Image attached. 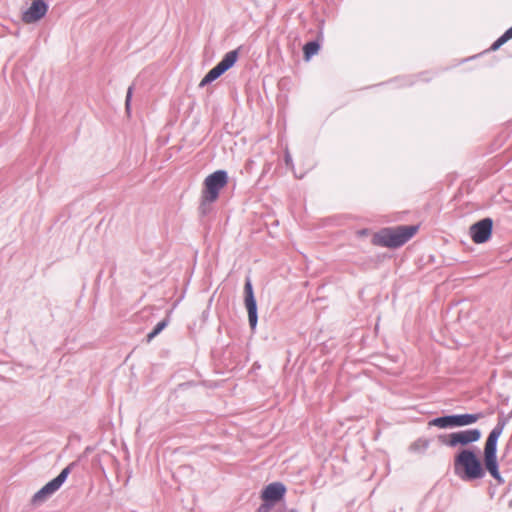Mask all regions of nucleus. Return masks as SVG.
Segmentation results:
<instances>
[{
	"instance_id": "f257e3e1",
	"label": "nucleus",
	"mask_w": 512,
	"mask_h": 512,
	"mask_svg": "<svg viewBox=\"0 0 512 512\" xmlns=\"http://www.w3.org/2000/svg\"><path fill=\"white\" fill-rule=\"evenodd\" d=\"M454 473L461 480L470 482L485 476V466L471 449H462L454 457Z\"/></svg>"
},
{
	"instance_id": "f03ea898",
	"label": "nucleus",
	"mask_w": 512,
	"mask_h": 512,
	"mask_svg": "<svg viewBox=\"0 0 512 512\" xmlns=\"http://www.w3.org/2000/svg\"><path fill=\"white\" fill-rule=\"evenodd\" d=\"M509 417L499 416L495 427L489 433L484 446V466L490 475L498 482L503 483L504 480L499 472L497 461V442L501 436Z\"/></svg>"
},
{
	"instance_id": "7ed1b4c3",
	"label": "nucleus",
	"mask_w": 512,
	"mask_h": 512,
	"mask_svg": "<svg viewBox=\"0 0 512 512\" xmlns=\"http://www.w3.org/2000/svg\"><path fill=\"white\" fill-rule=\"evenodd\" d=\"M418 228L417 225L383 228L373 236V243L382 247L398 248L409 241Z\"/></svg>"
},
{
	"instance_id": "20e7f679",
	"label": "nucleus",
	"mask_w": 512,
	"mask_h": 512,
	"mask_svg": "<svg viewBox=\"0 0 512 512\" xmlns=\"http://www.w3.org/2000/svg\"><path fill=\"white\" fill-rule=\"evenodd\" d=\"M482 416V413L445 415L432 419L429 425L441 429L463 427L477 422Z\"/></svg>"
},
{
	"instance_id": "39448f33",
	"label": "nucleus",
	"mask_w": 512,
	"mask_h": 512,
	"mask_svg": "<svg viewBox=\"0 0 512 512\" xmlns=\"http://www.w3.org/2000/svg\"><path fill=\"white\" fill-rule=\"evenodd\" d=\"M286 493V487L281 482L268 484L261 492L263 503L258 507L257 512H269Z\"/></svg>"
},
{
	"instance_id": "423d86ee",
	"label": "nucleus",
	"mask_w": 512,
	"mask_h": 512,
	"mask_svg": "<svg viewBox=\"0 0 512 512\" xmlns=\"http://www.w3.org/2000/svg\"><path fill=\"white\" fill-rule=\"evenodd\" d=\"M228 183V174L225 170H217L208 175L204 180L202 194L209 201H216L220 190Z\"/></svg>"
},
{
	"instance_id": "0eeeda50",
	"label": "nucleus",
	"mask_w": 512,
	"mask_h": 512,
	"mask_svg": "<svg viewBox=\"0 0 512 512\" xmlns=\"http://www.w3.org/2000/svg\"><path fill=\"white\" fill-rule=\"evenodd\" d=\"M237 59L238 50L227 52L222 60L204 76V78L199 83V87L202 88L218 79L222 74L234 66Z\"/></svg>"
},
{
	"instance_id": "6e6552de",
	"label": "nucleus",
	"mask_w": 512,
	"mask_h": 512,
	"mask_svg": "<svg viewBox=\"0 0 512 512\" xmlns=\"http://www.w3.org/2000/svg\"><path fill=\"white\" fill-rule=\"evenodd\" d=\"M480 438L481 431L477 428L453 432L449 434L448 438L440 436L441 442L449 447L466 446L477 442Z\"/></svg>"
},
{
	"instance_id": "1a4fd4ad",
	"label": "nucleus",
	"mask_w": 512,
	"mask_h": 512,
	"mask_svg": "<svg viewBox=\"0 0 512 512\" xmlns=\"http://www.w3.org/2000/svg\"><path fill=\"white\" fill-rule=\"evenodd\" d=\"M244 304L248 312V321L251 330H255L258 322L257 302L250 277H246L244 284Z\"/></svg>"
},
{
	"instance_id": "9d476101",
	"label": "nucleus",
	"mask_w": 512,
	"mask_h": 512,
	"mask_svg": "<svg viewBox=\"0 0 512 512\" xmlns=\"http://www.w3.org/2000/svg\"><path fill=\"white\" fill-rule=\"evenodd\" d=\"M493 221L491 218H483L471 225L469 234L473 242L482 244L487 242L492 235Z\"/></svg>"
},
{
	"instance_id": "9b49d317",
	"label": "nucleus",
	"mask_w": 512,
	"mask_h": 512,
	"mask_svg": "<svg viewBox=\"0 0 512 512\" xmlns=\"http://www.w3.org/2000/svg\"><path fill=\"white\" fill-rule=\"evenodd\" d=\"M48 11V5L44 0H32L30 7L22 13V21L32 24L42 19Z\"/></svg>"
},
{
	"instance_id": "f8f14e48",
	"label": "nucleus",
	"mask_w": 512,
	"mask_h": 512,
	"mask_svg": "<svg viewBox=\"0 0 512 512\" xmlns=\"http://www.w3.org/2000/svg\"><path fill=\"white\" fill-rule=\"evenodd\" d=\"M57 490L58 489L53 485V483L49 481L33 495L31 503L35 506L40 505L43 502H45Z\"/></svg>"
},
{
	"instance_id": "ddd939ff",
	"label": "nucleus",
	"mask_w": 512,
	"mask_h": 512,
	"mask_svg": "<svg viewBox=\"0 0 512 512\" xmlns=\"http://www.w3.org/2000/svg\"><path fill=\"white\" fill-rule=\"evenodd\" d=\"M76 465L75 462H72L70 463L67 467H65L60 473L58 476H56L54 479L51 480V482L53 483V485L59 489L62 484L65 482V480L67 479L69 473L71 472V469Z\"/></svg>"
},
{
	"instance_id": "4468645a",
	"label": "nucleus",
	"mask_w": 512,
	"mask_h": 512,
	"mask_svg": "<svg viewBox=\"0 0 512 512\" xmlns=\"http://www.w3.org/2000/svg\"><path fill=\"white\" fill-rule=\"evenodd\" d=\"M320 44L318 41H309L303 46V53L305 60H309L312 56L318 53Z\"/></svg>"
},
{
	"instance_id": "2eb2a0df",
	"label": "nucleus",
	"mask_w": 512,
	"mask_h": 512,
	"mask_svg": "<svg viewBox=\"0 0 512 512\" xmlns=\"http://www.w3.org/2000/svg\"><path fill=\"white\" fill-rule=\"evenodd\" d=\"M169 324V318L166 317L162 321L156 324L153 330L147 334V342H150L153 338H155L159 333H161Z\"/></svg>"
},
{
	"instance_id": "dca6fc26",
	"label": "nucleus",
	"mask_w": 512,
	"mask_h": 512,
	"mask_svg": "<svg viewBox=\"0 0 512 512\" xmlns=\"http://www.w3.org/2000/svg\"><path fill=\"white\" fill-rule=\"evenodd\" d=\"M214 201H209L206 199L205 195L201 194V203L199 206V213L202 216H206L211 211V205Z\"/></svg>"
},
{
	"instance_id": "f3484780",
	"label": "nucleus",
	"mask_w": 512,
	"mask_h": 512,
	"mask_svg": "<svg viewBox=\"0 0 512 512\" xmlns=\"http://www.w3.org/2000/svg\"><path fill=\"white\" fill-rule=\"evenodd\" d=\"M428 446L429 443L427 440L418 439L410 445V450L415 452H424L428 448Z\"/></svg>"
},
{
	"instance_id": "a211bd4d",
	"label": "nucleus",
	"mask_w": 512,
	"mask_h": 512,
	"mask_svg": "<svg viewBox=\"0 0 512 512\" xmlns=\"http://www.w3.org/2000/svg\"><path fill=\"white\" fill-rule=\"evenodd\" d=\"M132 94H133V86L131 85L128 87L126 99H125V109H126L127 113H130Z\"/></svg>"
},
{
	"instance_id": "6ab92c4d",
	"label": "nucleus",
	"mask_w": 512,
	"mask_h": 512,
	"mask_svg": "<svg viewBox=\"0 0 512 512\" xmlns=\"http://www.w3.org/2000/svg\"><path fill=\"white\" fill-rule=\"evenodd\" d=\"M507 40L503 35H501L490 47L492 51L498 50L503 44H505Z\"/></svg>"
},
{
	"instance_id": "aec40b11",
	"label": "nucleus",
	"mask_w": 512,
	"mask_h": 512,
	"mask_svg": "<svg viewBox=\"0 0 512 512\" xmlns=\"http://www.w3.org/2000/svg\"><path fill=\"white\" fill-rule=\"evenodd\" d=\"M507 41L512 39V26L502 34Z\"/></svg>"
},
{
	"instance_id": "412c9836",
	"label": "nucleus",
	"mask_w": 512,
	"mask_h": 512,
	"mask_svg": "<svg viewBox=\"0 0 512 512\" xmlns=\"http://www.w3.org/2000/svg\"><path fill=\"white\" fill-rule=\"evenodd\" d=\"M285 161H286V164H289V162L291 161V157L288 153L285 156Z\"/></svg>"
},
{
	"instance_id": "4be33fe9",
	"label": "nucleus",
	"mask_w": 512,
	"mask_h": 512,
	"mask_svg": "<svg viewBox=\"0 0 512 512\" xmlns=\"http://www.w3.org/2000/svg\"><path fill=\"white\" fill-rule=\"evenodd\" d=\"M509 506L512 507V499L509 502Z\"/></svg>"
}]
</instances>
